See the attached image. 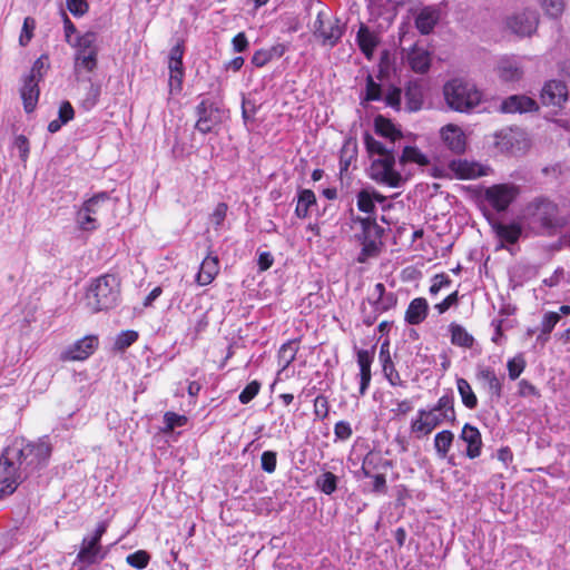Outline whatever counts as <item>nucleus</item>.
<instances>
[{
  "mask_svg": "<svg viewBox=\"0 0 570 570\" xmlns=\"http://www.w3.org/2000/svg\"><path fill=\"white\" fill-rule=\"evenodd\" d=\"M405 99L410 111H417L423 104V91L417 82H410L405 89Z\"/></svg>",
  "mask_w": 570,
  "mask_h": 570,
  "instance_id": "c9c22d12",
  "label": "nucleus"
},
{
  "mask_svg": "<svg viewBox=\"0 0 570 570\" xmlns=\"http://www.w3.org/2000/svg\"><path fill=\"white\" fill-rule=\"evenodd\" d=\"M150 556L145 550H138L127 556V563L136 569H145L148 566Z\"/></svg>",
  "mask_w": 570,
  "mask_h": 570,
  "instance_id": "37998d69",
  "label": "nucleus"
},
{
  "mask_svg": "<svg viewBox=\"0 0 570 570\" xmlns=\"http://www.w3.org/2000/svg\"><path fill=\"white\" fill-rule=\"evenodd\" d=\"M443 95L448 106L460 112H466L475 108L482 100V92L468 80L454 78L443 87Z\"/></svg>",
  "mask_w": 570,
  "mask_h": 570,
  "instance_id": "20e7f679",
  "label": "nucleus"
},
{
  "mask_svg": "<svg viewBox=\"0 0 570 570\" xmlns=\"http://www.w3.org/2000/svg\"><path fill=\"white\" fill-rule=\"evenodd\" d=\"M357 144L355 140L347 139L340 151V170L347 171L351 164L356 160Z\"/></svg>",
  "mask_w": 570,
  "mask_h": 570,
  "instance_id": "72a5a7b5",
  "label": "nucleus"
},
{
  "mask_svg": "<svg viewBox=\"0 0 570 570\" xmlns=\"http://www.w3.org/2000/svg\"><path fill=\"white\" fill-rule=\"evenodd\" d=\"M560 314L557 312H547L541 321V328L543 334H550L560 321Z\"/></svg>",
  "mask_w": 570,
  "mask_h": 570,
  "instance_id": "864d4df0",
  "label": "nucleus"
},
{
  "mask_svg": "<svg viewBox=\"0 0 570 570\" xmlns=\"http://www.w3.org/2000/svg\"><path fill=\"white\" fill-rule=\"evenodd\" d=\"M357 208L363 212L371 214L375 209V204L373 202V195L371 190L363 189L357 194Z\"/></svg>",
  "mask_w": 570,
  "mask_h": 570,
  "instance_id": "79ce46f5",
  "label": "nucleus"
},
{
  "mask_svg": "<svg viewBox=\"0 0 570 570\" xmlns=\"http://www.w3.org/2000/svg\"><path fill=\"white\" fill-rule=\"evenodd\" d=\"M448 168L452 177L462 180L476 179L491 171L489 166L461 158L451 160Z\"/></svg>",
  "mask_w": 570,
  "mask_h": 570,
  "instance_id": "2eb2a0df",
  "label": "nucleus"
},
{
  "mask_svg": "<svg viewBox=\"0 0 570 570\" xmlns=\"http://www.w3.org/2000/svg\"><path fill=\"white\" fill-rule=\"evenodd\" d=\"M261 383L257 381H252L248 383L245 389L240 392L238 399L242 404L249 403L259 392Z\"/></svg>",
  "mask_w": 570,
  "mask_h": 570,
  "instance_id": "de8ad7c7",
  "label": "nucleus"
},
{
  "mask_svg": "<svg viewBox=\"0 0 570 570\" xmlns=\"http://www.w3.org/2000/svg\"><path fill=\"white\" fill-rule=\"evenodd\" d=\"M164 421L166 424L165 431H173L175 428L185 425L187 423V417L175 412H166Z\"/></svg>",
  "mask_w": 570,
  "mask_h": 570,
  "instance_id": "09e8293b",
  "label": "nucleus"
},
{
  "mask_svg": "<svg viewBox=\"0 0 570 570\" xmlns=\"http://www.w3.org/2000/svg\"><path fill=\"white\" fill-rule=\"evenodd\" d=\"M297 346L295 343L284 344L279 350V360L283 362V367H287L295 358Z\"/></svg>",
  "mask_w": 570,
  "mask_h": 570,
  "instance_id": "8fccbe9b",
  "label": "nucleus"
},
{
  "mask_svg": "<svg viewBox=\"0 0 570 570\" xmlns=\"http://www.w3.org/2000/svg\"><path fill=\"white\" fill-rule=\"evenodd\" d=\"M262 469L267 473H273L276 470L277 456L276 452L265 451L261 458Z\"/></svg>",
  "mask_w": 570,
  "mask_h": 570,
  "instance_id": "4d7b16f0",
  "label": "nucleus"
},
{
  "mask_svg": "<svg viewBox=\"0 0 570 570\" xmlns=\"http://www.w3.org/2000/svg\"><path fill=\"white\" fill-rule=\"evenodd\" d=\"M47 60H48V58L45 56H41L40 58H38L33 62L32 68L30 70V75L27 76V78H33L35 80L40 81L49 67L47 63Z\"/></svg>",
  "mask_w": 570,
  "mask_h": 570,
  "instance_id": "3c124183",
  "label": "nucleus"
},
{
  "mask_svg": "<svg viewBox=\"0 0 570 570\" xmlns=\"http://www.w3.org/2000/svg\"><path fill=\"white\" fill-rule=\"evenodd\" d=\"M351 424L346 421H338L334 426V435L336 440L346 441L352 436Z\"/></svg>",
  "mask_w": 570,
  "mask_h": 570,
  "instance_id": "13d9d810",
  "label": "nucleus"
},
{
  "mask_svg": "<svg viewBox=\"0 0 570 570\" xmlns=\"http://www.w3.org/2000/svg\"><path fill=\"white\" fill-rule=\"evenodd\" d=\"M455 421L454 400L451 395L441 396L438 402L429 409H420L416 417L411 422V432L416 438L431 434L444 422Z\"/></svg>",
  "mask_w": 570,
  "mask_h": 570,
  "instance_id": "f03ea898",
  "label": "nucleus"
},
{
  "mask_svg": "<svg viewBox=\"0 0 570 570\" xmlns=\"http://www.w3.org/2000/svg\"><path fill=\"white\" fill-rule=\"evenodd\" d=\"M316 487L325 494L330 495L336 491L337 478L332 472H325L316 479Z\"/></svg>",
  "mask_w": 570,
  "mask_h": 570,
  "instance_id": "a19ab883",
  "label": "nucleus"
},
{
  "mask_svg": "<svg viewBox=\"0 0 570 570\" xmlns=\"http://www.w3.org/2000/svg\"><path fill=\"white\" fill-rule=\"evenodd\" d=\"M476 376L479 380L488 384L489 391L492 395L500 397L502 394V383L491 367H481L478 370Z\"/></svg>",
  "mask_w": 570,
  "mask_h": 570,
  "instance_id": "473e14b6",
  "label": "nucleus"
},
{
  "mask_svg": "<svg viewBox=\"0 0 570 570\" xmlns=\"http://www.w3.org/2000/svg\"><path fill=\"white\" fill-rule=\"evenodd\" d=\"M541 101L546 106L561 107L568 98L567 86L562 81H548L540 95Z\"/></svg>",
  "mask_w": 570,
  "mask_h": 570,
  "instance_id": "aec40b11",
  "label": "nucleus"
},
{
  "mask_svg": "<svg viewBox=\"0 0 570 570\" xmlns=\"http://www.w3.org/2000/svg\"><path fill=\"white\" fill-rule=\"evenodd\" d=\"M66 6L75 17H81L88 11L86 0H66Z\"/></svg>",
  "mask_w": 570,
  "mask_h": 570,
  "instance_id": "052dcab7",
  "label": "nucleus"
},
{
  "mask_svg": "<svg viewBox=\"0 0 570 570\" xmlns=\"http://www.w3.org/2000/svg\"><path fill=\"white\" fill-rule=\"evenodd\" d=\"M495 73L504 83H515L524 76L523 62L515 56L501 57L495 66Z\"/></svg>",
  "mask_w": 570,
  "mask_h": 570,
  "instance_id": "dca6fc26",
  "label": "nucleus"
},
{
  "mask_svg": "<svg viewBox=\"0 0 570 570\" xmlns=\"http://www.w3.org/2000/svg\"><path fill=\"white\" fill-rule=\"evenodd\" d=\"M381 98H382L381 86L373 80L372 76H367L365 100L375 101V100H380Z\"/></svg>",
  "mask_w": 570,
  "mask_h": 570,
  "instance_id": "603ef678",
  "label": "nucleus"
},
{
  "mask_svg": "<svg viewBox=\"0 0 570 570\" xmlns=\"http://www.w3.org/2000/svg\"><path fill=\"white\" fill-rule=\"evenodd\" d=\"M519 195L514 184H497L484 190V200L497 212H504Z\"/></svg>",
  "mask_w": 570,
  "mask_h": 570,
  "instance_id": "ddd939ff",
  "label": "nucleus"
},
{
  "mask_svg": "<svg viewBox=\"0 0 570 570\" xmlns=\"http://www.w3.org/2000/svg\"><path fill=\"white\" fill-rule=\"evenodd\" d=\"M449 332L451 334V343L453 345L470 348L474 344L473 336L468 333V331L460 324L451 323L449 326Z\"/></svg>",
  "mask_w": 570,
  "mask_h": 570,
  "instance_id": "2f4dec72",
  "label": "nucleus"
},
{
  "mask_svg": "<svg viewBox=\"0 0 570 570\" xmlns=\"http://www.w3.org/2000/svg\"><path fill=\"white\" fill-rule=\"evenodd\" d=\"M97 35L95 32H86L77 39L73 43L76 47L75 68L85 69L92 72L97 67Z\"/></svg>",
  "mask_w": 570,
  "mask_h": 570,
  "instance_id": "9b49d317",
  "label": "nucleus"
},
{
  "mask_svg": "<svg viewBox=\"0 0 570 570\" xmlns=\"http://www.w3.org/2000/svg\"><path fill=\"white\" fill-rule=\"evenodd\" d=\"M507 367H508L510 380L514 381L523 372V370L525 367V361H524L523 356L518 355L508 361Z\"/></svg>",
  "mask_w": 570,
  "mask_h": 570,
  "instance_id": "c03bdc74",
  "label": "nucleus"
},
{
  "mask_svg": "<svg viewBox=\"0 0 570 570\" xmlns=\"http://www.w3.org/2000/svg\"><path fill=\"white\" fill-rule=\"evenodd\" d=\"M429 304L423 297H416L412 299L405 312V322L411 325L421 324L428 316Z\"/></svg>",
  "mask_w": 570,
  "mask_h": 570,
  "instance_id": "cd10ccee",
  "label": "nucleus"
},
{
  "mask_svg": "<svg viewBox=\"0 0 570 570\" xmlns=\"http://www.w3.org/2000/svg\"><path fill=\"white\" fill-rule=\"evenodd\" d=\"M380 361L382 362L383 373L391 385H402L403 382L399 372L395 370V366L392 362L390 354V344L389 342H384L380 348Z\"/></svg>",
  "mask_w": 570,
  "mask_h": 570,
  "instance_id": "bb28decb",
  "label": "nucleus"
},
{
  "mask_svg": "<svg viewBox=\"0 0 570 570\" xmlns=\"http://www.w3.org/2000/svg\"><path fill=\"white\" fill-rule=\"evenodd\" d=\"M138 338V333L135 331H124L116 337L115 346L116 348L124 351L129 347L132 343H135Z\"/></svg>",
  "mask_w": 570,
  "mask_h": 570,
  "instance_id": "a18cd8bd",
  "label": "nucleus"
},
{
  "mask_svg": "<svg viewBox=\"0 0 570 570\" xmlns=\"http://www.w3.org/2000/svg\"><path fill=\"white\" fill-rule=\"evenodd\" d=\"M491 227L501 242L500 247H504V243L515 244L522 234L521 226L515 223L504 224L501 222H493L491 223Z\"/></svg>",
  "mask_w": 570,
  "mask_h": 570,
  "instance_id": "393cba45",
  "label": "nucleus"
},
{
  "mask_svg": "<svg viewBox=\"0 0 570 570\" xmlns=\"http://www.w3.org/2000/svg\"><path fill=\"white\" fill-rule=\"evenodd\" d=\"M539 20L535 9L524 8L507 19V27L520 37H530L537 31Z\"/></svg>",
  "mask_w": 570,
  "mask_h": 570,
  "instance_id": "f8f14e48",
  "label": "nucleus"
},
{
  "mask_svg": "<svg viewBox=\"0 0 570 570\" xmlns=\"http://www.w3.org/2000/svg\"><path fill=\"white\" fill-rule=\"evenodd\" d=\"M440 9L438 7L423 8L415 18V27L422 35H429L440 20Z\"/></svg>",
  "mask_w": 570,
  "mask_h": 570,
  "instance_id": "a878e982",
  "label": "nucleus"
},
{
  "mask_svg": "<svg viewBox=\"0 0 570 570\" xmlns=\"http://www.w3.org/2000/svg\"><path fill=\"white\" fill-rule=\"evenodd\" d=\"M233 49L234 51L236 52H243L247 49L248 47V41H247V38L245 36L244 32H239L237 33L234 38H233Z\"/></svg>",
  "mask_w": 570,
  "mask_h": 570,
  "instance_id": "774afa93",
  "label": "nucleus"
},
{
  "mask_svg": "<svg viewBox=\"0 0 570 570\" xmlns=\"http://www.w3.org/2000/svg\"><path fill=\"white\" fill-rule=\"evenodd\" d=\"M454 434L449 430H443L434 436V449L439 459H445L452 446Z\"/></svg>",
  "mask_w": 570,
  "mask_h": 570,
  "instance_id": "e433bc0d",
  "label": "nucleus"
},
{
  "mask_svg": "<svg viewBox=\"0 0 570 570\" xmlns=\"http://www.w3.org/2000/svg\"><path fill=\"white\" fill-rule=\"evenodd\" d=\"M9 446H18L21 450L20 453H18L17 462L26 478L47 465L51 455V445L45 439L29 443L23 439H16Z\"/></svg>",
  "mask_w": 570,
  "mask_h": 570,
  "instance_id": "39448f33",
  "label": "nucleus"
},
{
  "mask_svg": "<svg viewBox=\"0 0 570 570\" xmlns=\"http://www.w3.org/2000/svg\"><path fill=\"white\" fill-rule=\"evenodd\" d=\"M385 102L387 106L397 109L401 104V90L399 88H392L385 96Z\"/></svg>",
  "mask_w": 570,
  "mask_h": 570,
  "instance_id": "338daca9",
  "label": "nucleus"
},
{
  "mask_svg": "<svg viewBox=\"0 0 570 570\" xmlns=\"http://www.w3.org/2000/svg\"><path fill=\"white\" fill-rule=\"evenodd\" d=\"M18 446H7L0 456V499L11 495L26 479L18 464Z\"/></svg>",
  "mask_w": 570,
  "mask_h": 570,
  "instance_id": "0eeeda50",
  "label": "nucleus"
},
{
  "mask_svg": "<svg viewBox=\"0 0 570 570\" xmlns=\"http://www.w3.org/2000/svg\"><path fill=\"white\" fill-rule=\"evenodd\" d=\"M330 412L327 397L324 395H318L314 400V413L320 419L327 417Z\"/></svg>",
  "mask_w": 570,
  "mask_h": 570,
  "instance_id": "6e6d98bb",
  "label": "nucleus"
},
{
  "mask_svg": "<svg viewBox=\"0 0 570 570\" xmlns=\"http://www.w3.org/2000/svg\"><path fill=\"white\" fill-rule=\"evenodd\" d=\"M219 272V262L216 256L208 255L202 262L196 282L200 286L210 284Z\"/></svg>",
  "mask_w": 570,
  "mask_h": 570,
  "instance_id": "c85d7f7f",
  "label": "nucleus"
},
{
  "mask_svg": "<svg viewBox=\"0 0 570 570\" xmlns=\"http://www.w3.org/2000/svg\"><path fill=\"white\" fill-rule=\"evenodd\" d=\"M39 80H35L33 78H24L20 94L27 112H31L36 108L39 98Z\"/></svg>",
  "mask_w": 570,
  "mask_h": 570,
  "instance_id": "c756f323",
  "label": "nucleus"
},
{
  "mask_svg": "<svg viewBox=\"0 0 570 570\" xmlns=\"http://www.w3.org/2000/svg\"><path fill=\"white\" fill-rule=\"evenodd\" d=\"M374 128L375 132L384 138L385 141L377 140L370 134H365L364 144L368 155L373 158L368 175L371 179L381 185L399 188L406 180V178L395 169V144L402 139V132L390 119L383 116L375 118Z\"/></svg>",
  "mask_w": 570,
  "mask_h": 570,
  "instance_id": "f257e3e1",
  "label": "nucleus"
},
{
  "mask_svg": "<svg viewBox=\"0 0 570 570\" xmlns=\"http://www.w3.org/2000/svg\"><path fill=\"white\" fill-rule=\"evenodd\" d=\"M99 96H100V87L98 85H95L91 82L89 90H88V97L83 101L85 106L87 108H92L97 104Z\"/></svg>",
  "mask_w": 570,
  "mask_h": 570,
  "instance_id": "69168bd1",
  "label": "nucleus"
},
{
  "mask_svg": "<svg viewBox=\"0 0 570 570\" xmlns=\"http://www.w3.org/2000/svg\"><path fill=\"white\" fill-rule=\"evenodd\" d=\"M527 220L542 229L561 228L567 218L560 213L559 206L548 198H535L525 207Z\"/></svg>",
  "mask_w": 570,
  "mask_h": 570,
  "instance_id": "423d86ee",
  "label": "nucleus"
},
{
  "mask_svg": "<svg viewBox=\"0 0 570 570\" xmlns=\"http://www.w3.org/2000/svg\"><path fill=\"white\" fill-rule=\"evenodd\" d=\"M111 206L110 196L100 191L85 200L77 212L76 222L80 229L92 232L99 227L98 219Z\"/></svg>",
  "mask_w": 570,
  "mask_h": 570,
  "instance_id": "1a4fd4ad",
  "label": "nucleus"
},
{
  "mask_svg": "<svg viewBox=\"0 0 570 570\" xmlns=\"http://www.w3.org/2000/svg\"><path fill=\"white\" fill-rule=\"evenodd\" d=\"M370 302L374 307L375 315L373 317H366L364 322L368 325L373 324L377 314H382L396 305V296L392 292H386L385 286L382 283H377L374 286Z\"/></svg>",
  "mask_w": 570,
  "mask_h": 570,
  "instance_id": "a211bd4d",
  "label": "nucleus"
},
{
  "mask_svg": "<svg viewBox=\"0 0 570 570\" xmlns=\"http://www.w3.org/2000/svg\"><path fill=\"white\" fill-rule=\"evenodd\" d=\"M269 61H272V59L266 49L255 51L252 57V63L258 68L264 67Z\"/></svg>",
  "mask_w": 570,
  "mask_h": 570,
  "instance_id": "0e129e2a",
  "label": "nucleus"
},
{
  "mask_svg": "<svg viewBox=\"0 0 570 570\" xmlns=\"http://www.w3.org/2000/svg\"><path fill=\"white\" fill-rule=\"evenodd\" d=\"M36 29V20L31 17L24 18L22 30L19 37L21 46H27L33 37V30Z\"/></svg>",
  "mask_w": 570,
  "mask_h": 570,
  "instance_id": "49530a36",
  "label": "nucleus"
},
{
  "mask_svg": "<svg viewBox=\"0 0 570 570\" xmlns=\"http://www.w3.org/2000/svg\"><path fill=\"white\" fill-rule=\"evenodd\" d=\"M546 16L550 18L560 17L566 8L564 0H537Z\"/></svg>",
  "mask_w": 570,
  "mask_h": 570,
  "instance_id": "ea45409f",
  "label": "nucleus"
},
{
  "mask_svg": "<svg viewBox=\"0 0 570 570\" xmlns=\"http://www.w3.org/2000/svg\"><path fill=\"white\" fill-rule=\"evenodd\" d=\"M441 137L450 150L455 154H462L466 147V138L463 130L452 124L441 129Z\"/></svg>",
  "mask_w": 570,
  "mask_h": 570,
  "instance_id": "4be33fe9",
  "label": "nucleus"
},
{
  "mask_svg": "<svg viewBox=\"0 0 570 570\" xmlns=\"http://www.w3.org/2000/svg\"><path fill=\"white\" fill-rule=\"evenodd\" d=\"M538 109V104L534 99L525 95H512L503 99L499 110L503 114L515 112H530Z\"/></svg>",
  "mask_w": 570,
  "mask_h": 570,
  "instance_id": "412c9836",
  "label": "nucleus"
},
{
  "mask_svg": "<svg viewBox=\"0 0 570 570\" xmlns=\"http://www.w3.org/2000/svg\"><path fill=\"white\" fill-rule=\"evenodd\" d=\"M226 214L227 205L225 203L217 204L213 214L210 215V222L215 226V228H219L223 225L226 218Z\"/></svg>",
  "mask_w": 570,
  "mask_h": 570,
  "instance_id": "bf43d9fd",
  "label": "nucleus"
},
{
  "mask_svg": "<svg viewBox=\"0 0 570 570\" xmlns=\"http://www.w3.org/2000/svg\"><path fill=\"white\" fill-rule=\"evenodd\" d=\"M107 522L102 521L98 523L91 535H87L82 539L80 550L73 562V566L77 563L81 564L78 570H83L86 567L95 564L105 558L100 540L107 531Z\"/></svg>",
  "mask_w": 570,
  "mask_h": 570,
  "instance_id": "9d476101",
  "label": "nucleus"
},
{
  "mask_svg": "<svg viewBox=\"0 0 570 570\" xmlns=\"http://www.w3.org/2000/svg\"><path fill=\"white\" fill-rule=\"evenodd\" d=\"M314 30L322 42L331 47H333L343 35L338 20L332 19V17L324 11L318 12L314 22Z\"/></svg>",
  "mask_w": 570,
  "mask_h": 570,
  "instance_id": "4468645a",
  "label": "nucleus"
},
{
  "mask_svg": "<svg viewBox=\"0 0 570 570\" xmlns=\"http://www.w3.org/2000/svg\"><path fill=\"white\" fill-rule=\"evenodd\" d=\"M356 41L365 57L371 59L375 48L379 45L377 36L366 26L361 24L357 31Z\"/></svg>",
  "mask_w": 570,
  "mask_h": 570,
  "instance_id": "7c9ffc66",
  "label": "nucleus"
},
{
  "mask_svg": "<svg viewBox=\"0 0 570 570\" xmlns=\"http://www.w3.org/2000/svg\"><path fill=\"white\" fill-rule=\"evenodd\" d=\"M460 439L466 443V456L475 459L481 455L482 438L479 429L470 423L462 428Z\"/></svg>",
  "mask_w": 570,
  "mask_h": 570,
  "instance_id": "5701e85b",
  "label": "nucleus"
},
{
  "mask_svg": "<svg viewBox=\"0 0 570 570\" xmlns=\"http://www.w3.org/2000/svg\"><path fill=\"white\" fill-rule=\"evenodd\" d=\"M98 346V337L88 335L75 342L61 353L62 361H83L88 358Z\"/></svg>",
  "mask_w": 570,
  "mask_h": 570,
  "instance_id": "6ab92c4d",
  "label": "nucleus"
},
{
  "mask_svg": "<svg viewBox=\"0 0 570 570\" xmlns=\"http://www.w3.org/2000/svg\"><path fill=\"white\" fill-rule=\"evenodd\" d=\"M407 163H414L419 166H426L429 164V158L419 148L406 146L404 147L402 155L399 158V164L404 166Z\"/></svg>",
  "mask_w": 570,
  "mask_h": 570,
  "instance_id": "58836bf2",
  "label": "nucleus"
},
{
  "mask_svg": "<svg viewBox=\"0 0 570 570\" xmlns=\"http://www.w3.org/2000/svg\"><path fill=\"white\" fill-rule=\"evenodd\" d=\"M198 119L195 128L202 134H208L222 121L220 109L209 100H202L196 107Z\"/></svg>",
  "mask_w": 570,
  "mask_h": 570,
  "instance_id": "f3484780",
  "label": "nucleus"
},
{
  "mask_svg": "<svg viewBox=\"0 0 570 570\" xmlns=\"http://www.w3.org/2000/svg\"><path fill=\"white\" fill-rule=\"evenodd\" d=\"M120 295V282L116 275L105 274L96 278L86 294V304L92 313L114 307Z\"/></svg>",
  "mask_w": 570,
  "mask_h": 570,
  "instance_id": "7ed1b4c3",
  "label": "nucleus"
},
{
  "mask_svg": "<svg viewBox=\"0 0 570 570\" xmlns=\"http://www.w3.org/2000/svg\"><path fill=\"white\" fill-rule=\"evenodd\" d=\"M75 117V110L69 101H63L59 107V122H69Z\"/></svg>",
  "mask_w": 570,
  "mask_h": 570,
  "instance_id": "e2e57ef3",
  "label": "nucleus"
},
{
  "mask_svg": "<svg viewBox=\"0 0 570 570\" xmlns=\"http://www.w3.org/2000/svg\"><path fill=\"white\" fill-rule=\"evenodd\" d=\"M374 350H358L356 353L358 374L343 377L342 387L346 392H351L353 397L363 396L371 383V366L374 360Z\"/></svg>",
  "mask_w": 570,
  "mask_h": 570,
  "instance_id": "6e6552de",
  "label": "nucleus"
},
{
  "mask_svg": "<svg viewBox=\"0 0 570 570\" xmlns=\"http://www.w3.org/2000/svg\"><path fill=\"white\" fill-rule=\"evenodd\" d=\"M456 387L464 406L470 410L475 409L478 406V397L470 383L465 379L459 377L456 380Z\"/></svg>",
  "mask_w": 570,
  "mask_h": 570,
  "instance_id": "4c0bfd02",
  "label": "nucleus"
},
{
  "mask_svg": "<svg viewBox=\"0 0 570 570\" xmlns=\"http://www.w3.org/2000/svg\"><path fill=\"white\" fill-rule=\"evenodd\" d=\"M451 279L444 273L436 274L432 278V284L430 286V294L436 295L442 288L450 286Z\"/></svg>",
  "mask_w": 570,
  "mask_h": 570,
  "instance_id": "5fc2aeb1",
  "label": "nucleus"
},
{
  "mask_svg": "<svg viewBox=\"0 0 570 570\" xmlns=\"http://www.w3.org/2000/svg\"><path fill=\"white\" fill-rule=\"evenodd\" d=\"M316 205L315 194L311 189H303L298 193L295 214L299 218L308 216L309 208Z\"/></svg>",
  "mask_w": 570,
  "mask_h": 570,
  "instance_id": "f704fd0d",
  "label": "nucleus"
},
{
  "mask_svg": "<svg viewBox=\"0 0 570 570\" xmlns=\"http://www.w3.org/2000/svg\"><path fill=\"white\" fill-rule=\"evenodd\" d=\"M459 302V293L455 291L448 295L442 302L438 303L434 308L439 314L445 313L451 306L456 305Z\"/></svg>",
  "mask_w": 570,
  "mask_h": 570,
  "instance_id": "680f3d73",
  "label": "nucleus"
},
{
  "mask_svg": "<svg viewBox=\"0 0 570 570\" xmlns=\"http://www.w3.org/2000/svg\"><path fill=\"white\" fill-rule=\"evenodd\" d=\"M406 62L414 72L425 73L431 66V53L426 48L414 45L406 53Z\"/></svg>",
  "mask_w": 570,
  "mask_h": 570,
  "instance_id": "b1692460",
  "label": "nucleus"
}]
</instances>
